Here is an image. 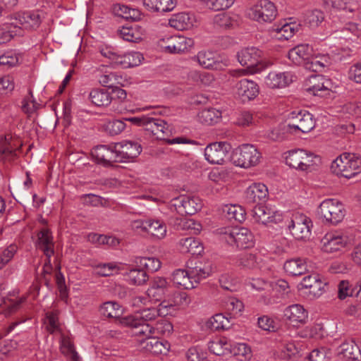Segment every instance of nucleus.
Segmentation results:
<instances>
[{"label": "nucleus", "mask_w": 361, "mask_h": 361, "mask_svg": "<svg viewBox=\"0 0 361 361\" xmlns=\"http://www.w3.org/2000/svg\"><path fill=\"white\" fill-rule=\"evenodd\" d=\"M324 13L320 10H313L310 11L306 16V22L310 27H317L324 20Z\"/></svg>", "instance_id": "55"}, {"label": "nucleus", "mask_w": 361, "mask_h": 361, "mask_svg": "<svg viewBox=\"0 0 361 361\" xmlns=\"http://www.w3.org/2000/svg\"><path fill=\"white\" fill-rule=\"evenodd\" d=\"M167 307L164 302H161L157 307L143 308L133 315L121 318L120 323L124 326L137 328L141 322H152L159 317L166 315L167 312H163V308Z\"/></svg>", "instance_id": "3"}, {"label": "nucleus", "mask_w": 361, "mask_h": 361, "mask_svg": "<svg viewBox=\"0 0 361 361\" xmlns=\"http://www.w3.org/2000/svg\"><path fill=\"white\" fill-rule=\"evenodd\" d=\"M196 22L195 16L192 13L180 12L173 14L169 20L171 27L178 30H188Z\"/></svg>", "instance_id": "28"}, {"label": "nucleus", "mask_w": 361, "mask_h": 361, "mask_svg": "<svg viewBox=\"0 0 361 361\" xmlns=\"http://www.w3.org/2000/svg\"><path fill=\"white\" fill-rule=\"evenodd\" d=\"M285 271L293 276H300L307 271L305 259L294 258L287 260L283 265Z\"/></svg>", "instance_id": "37"}, {"label": "nucleus", "mask_w": 361, "mask_h": 361, "mask_svg": "<svg viewBox=\"0 0 361 361\" xmlns=\"http://www.w3.org/2000/svg\"><path fill=\"white\" fill-rule=\"evenodd\" d=\"M235 123L241 127H247L253 123V116L249 111H243L237 117Z\"/></svg>", "instance_id": "64"}, {"label": "nucleus", "mask_w": 361, "mask_h": 361, "mask_svg": "<svg viewBox=\"0 0 361 361\" xmlns=\"http://www.w3.org/2000/svg\"><path fill=\"white\" fill-rule=\"evenodd\" d=\"M23 32L15 23L11 17L0 25V44H5L11 40L15 36H22Z\"/></svg>", "instance_id": "33"}, {"label": "nucleus", "mask_w": 361, "mask_h": 361, "mask_svg": "<svg viewBox=\"0 0 361 361\" xmlns=\"http://www.w3.org/2000/svg\"><path fill=\"white\" fill-rule=\"evenodd\" d=\"M355 288L350 289L349 282L347 281H342L338 284V298L340 299H345L347 296L355 295Z\"/></svg>", "instance_id": "63"}, {"label": "nucleus", "mask_w": 361, "mask_h": 361, "mask_svg": "<svg viewBox=\"0 0 361 361\" xmlns=\"http://www.w3.org/2000/svg\"><path fill=\"white\" fill-rule=\"evenodd\" d=\"M235 0H207V6L214 11H221L228 8L233 5Z\"/></svg>", "instance_id": "60"}, {"label": "nucleus", "mask_w": 361, "mask_h": 361, "mask_svg": "<svg viewBox=\"0 0 361 361\" xmlns=\"http://www.w3.org/2000/svg\"><path fill=\"white\" fill-rule=\"evenodd\" d=\"M112 13L119 18L137 21L141 19L142 13L137 8H130L122 4H115L111 7Z\"/></svg>", "instance_id": "34"}, {"label": "nucleus", "mask_w": 361, "mask_h": 361, "mask_svg": "<svg viewBox=\"0 0 361 361\" xmlns=\"http://www.w3.org/2000/svg\"><path fill=\"white\" fill-rule=\"evenodd\" d=\"M285 318L293 326L303 324L307 319V312L299 304L290 305L284 310Z\"/></svg>", "instance_id": "30"}, {"label": "nucleus", "mask_w": 361, "mask_h": 361, "mask_svg": "<svg viewBox=\"0 0 361 361\" xmlns=\"http://www.w3.org/2000/svg\"><path fill=\"white\" fill-rule=\"evenodd\" d=\"M97 274L102 276H109L119 271L118 267L113 262L100 264L97 267Z\"/></svg>", "instance_id": "56"}, {"label": "nucleus", "mask_w": 361, "mask_h": 361, "mask_svg": "<svg viewBox=\"0 0 361 361\" xmlns=\"http://www.w3.org/2000/svg\"><path fill=\"white\" fill-rule=\"evenodd\" d=\"M231 146L226 142H213L204 149V157L212 164H222L228 156Z\"/></svg>", "instance_id": "14"}, {"label": "nucleus", "mask_w": 361, "mask_h": 361, "mask_svg": "<svg viewBox=\"0 0 361 361\" xmlns=\"http://www.w3.org/2000/svg\"><path fill=\"white\" fill-rule=\"evenodd\" d=\"M314 157L312 153L298 149L288 152L286 164L291 168L305 171L309 166L313 165Z\"/></svg>", "instance_id": "11"}, {"label": "nucleus", "mask_w": 361, "mask_h": 361, "mask_svg": "<svg viewBox=\"0 0 361 361\" xmlns=\"http://www.w3.org/2000/svg\"><path fill=\"white\" fill-rule=\"evenodd\" d=\"M124 120L130 121L137 126H142L145 130L149 131L159 140H166V137H169L171 133L168 123L161 118L142 116L125 118Z\"/></svg>", "instance_id": "2"}, {"label": "nucleus", "mask_w": 361, "mask_h": 361, "mask_svg": "<svg viewBox=\"0 0 361 361\" xmlns=\"http://www.w3.org/2000/svg\"><path fill=\"white\" fill-rule=\"evenodd\" d=\"M312 222L310 218L301 213H295L288 222V228L292 235L300 240H306L311 236Z\"/></svg>", "instance_id": "7"}, {"label": "nucleus", "mask_w": 361, "mask_h": 361, "mask_svg": "<svg viewBox=\"0 0 361 361\" xmlns=\"http://www.w3.org/2000/svg\"><path fill=\"white\" fill-rule=\"evenodd\" d=\"M126 276L129 283L136 286L143 285L149 279L146 271L140 267L130 269L126 273Z\"/></svg>", "instance_id": "50"}, {"label": "nucleus", "mask_w": 361, "mask_h": 361, "mask_svg": "<svg viewBox=\"0 0 361 361\" xmlns=\"http://www.w3.org/2000/svg\"><path fill=\"white\" fill-rule=\"evenodd\" d=\"M261 54L262 51L256 47H247L238 52L237 59L243 66H246L251 72H260L268 66L261 59Z\"/></svg>", "instance_id": "6"}, {"label": "nucleus", "mask_w": 361, "mask_h": 361, "mask_svg": "<svg viewBox=\"0 0 361 361\" xmlns=\"http://www.w3.org/2000/svg\"><path fill=\"white\" fill-rule=\"evenodd\" d=\"M190 279L192 283L194 285V288L197 286L198 283L201 282L202 280L206 279L210 275L211 268L207 266H202L201 262H199L195 267L191 268L189 270Z\"/></svg>", "instance_id": "47"}, {"label": "nucleus", "mask_w": 361, "mask_h": 361, "mask_svg": "<svg viewBox=\"0 0 361 361\" xmlns=\"http://www.w3.org/2000/svg\"><path fill=\"white\" fill-rule=\"evenodd\" d=\"M172 206L182 216L193 215L202 208V201L198 197L180 195L172 200Z\"/></svg>", "instance_id": "12"}, {"label": "nucleus", "mask_w": 361, "mask_h": 361, "mask_svg": "<svg viewBox=\"0 0 361 361\" xmlns=\"http://www.w3.org/2000/svg\"><path fill=\"white\" fill-rule=\"evenodd\" d=\"M21 145L17 140H12L9 135L1 137L0 140V161L4 163L12 162L17 157V151L20 149Z\"/></svg>", "instance_id": "20"}, {"label": "nucleus", "mask_w": 361, "mask_h": 361, "mask_svg": "<svg viewBox=\"0 0 361 361\" xmlns=\"http://www.w3.org/2000/svg\"><path fill=\"white\" fill-rule=\"evenodd\" d=\"M36 235V248L42 250L46 257H51L54 254V242L50 229L42 228Z\"/></svg>", "instance_id": "22"}, {"label": "nucleus", "mask_w": 361, "mask_h": 361, "mask_svg": "<svg viewBox=\"0 0 361 361\" xmlns=\"http://www.w3.org/2000/svg\"><path fill=\"white\" fill-rule=\"evenodd\" d=\"M17 246L16 245H10L5 249L0 256V269L3 268L13 257L17 252Z\"/></svg>", "instance_id": "59"}, {"label": "nucleus", "mask_w": 361, "mask_h": 361, "mask_svg": "<svg viewBox=\"0 0 361 361\" xmlns=\"http://www.w3.org/2000/svg\"><path fill=\"white\" fill-rule=\"evenodd\" d=\"M255 221L267 225L270 223L277 224L282 221V214L273 209L262 204H258L252 210Z\"/></svg>", "instance_id": "16"}, {"label": "nucleus", "mask_w": 361, "mask_h": 361, "mask_svg": "<svg viewBox=\"0 0 361 361\" xmlns=\"http://www.w3.org/2000/svg\"><path fill=\"white\" fill-rule=\"evenodd\" d=\"M315 126L313 116L306 111H300L298 113H292V122L288 123L290 128L298 130L306 133L311 131Z\"/></svg>", "instance_id": "19"}, {"label": "nucleus", "mask_w": 361, "mask_h": 361, "mask_svg": "<svg viewBox=\"0 0 361 361\" xmlns=\"http://www.w3.org/2000/svg\"><path fill=\"white\" fill-rule=\"evenodd\" d=\"M194 45L192 38L184 36H172L161 40L160 46L170 54H180L188 51Z\"/></svg>", "instance_id": "13"}, {"label": "nucleus", "mask_w": 361, "mask_h": 361, "mask_svg": "<svg viewBox=\"0 0 361 361\" xmlns=\"http://www.w3.org/2000/svg\"><path fill=\"white\" fill-rule=\"evenodd\" d=\"M178 245L180 251L183 253H190L192 255H198L203 251V246L200 241L193 237L180 239Z\"/></svg>", "instance_id": "38"}, {"label": "nucleus", "mask_w": 361, "mask_h": 361, "mask_svg": "<svg viewBox=\"0 0 361 361\" xmlns=\"http://www.w3.org/2000/svg\"><path fill=\"white\" fill-rule=\"evenodd\" d=\"M91 153L98 163L105 166H112L114 163L120 161L115 143L110 145L97 146L92 149Z\"/></svg>", "instance_id": "15"}, {"label": "nucleus", "mask_w": 361, "mask_h": 361, "mask_svg": "<svg viewBox=\"0 0 361 361\" xmlns=\"http://www.w3.org/2000/svg\"><path fill=\"white\" fill-rule=\"evenodd\" d=\"M89 98L97 106H108L112 101L111 94L108 90L103 88L92 90L89 94Z\"/></svg>", "instance_id": "41"}, {"label": "nucleus", "mask_w": 361, "mask_h": 361, "mask_svg": "<svg viewBox=\"0 0 361 361\" xmlns=\"http://www.w3.org/2000/svg\"><path fill=\"white\" fill-rule=\"evenodd\" d=\"M322 250L326 253L341 250L347 244V238L336 233H328L321 240Z\"/></svg>", "instance_id": "24"}, {"label": "nucleus", "mask_w": 361, "mask_h": 361, "mask_svg": "<svg viewBox=\"0 0 361 361\" xmlns=\"http://www.w3.org/2000/svg\"><path fill=\"white\" fill-rule=\"evenodd\" d=\"M222 240L228 244L235 245L241 249H247L254 245V236L247 228H234L222 233Z\"/></svg>", "instance_id": "8"}, {"label": "nucleus", "mask_w": 361, "mask_h": 361, "mask_svg": "<svg viewBox=\"0 0 361 361\" xmlns=\"http://www.w3.org/2000/svg\"><path fill=\"white\" fill-rule=\"evenodd\" d=\"M213 23L219 27L228 28L232 25L233 20L227 13H221L214 17Z\"/></svg>", "instance_id": "61"}, {"label": "nucleus", "mask_w": 361, "mask_h": 361, "mask_svg": "<svg viewBox=\"0 0 361 361\" xmlns=\"http://www.w3.org/2000/svg\"><path fill=\"white\" fill-rule=\"evenodd\" d=\"M143 5L151 12H169L176 6V0H143Z\"/></svg>", "instance_id": "35"}, {"label": "nucleus", "mask_w": 361, "mask_h": 361, "mask_svg": "<svg viewBox=\"0 0 361 361\" xmlns=\"http://www.w3.org/2000/svg\"><path fill=\"white\" fill-rule=\"evenodd\" d=\"M13 23L23 32L24 30H32L38 28L42 23L39 11H23L10 16Z\"/></svg>", "instance_id": "10"}, {"label": "nucleus", "mask_w": 361, "mask_h": 361, "mask_svg": "<svg viewBox=\"0 0 361 361\" xmlns=\"http://www.w3.org/2000/svg\"><path fill=\"white\" fill-rule=\"evenodd\" d=\"M293 75L290 72H270L265 78V84L270 88H282L290 84Z\"/></svg>", "instance_id": "29"}, {"label": "nucleus", "mask_w": 361, "mask_h": 361, "mask_svg": "<svg viewBox=\"0 0 361 361\" xmlns=\"http://www.w3.org/2000/svg\"><path fill=\"white\" fill-rule=\"evenodd\" d=\"M100 314L108 318L118 319L123 313L121 307L116 302H104L99 308Z\"/></svg>", "instance_id": "49"}, {"label": "nucleus", "mask_w": 361, "mask_h": 361, "mask_svg": "<svg viewBox=\"0 0 361 361\" xmlns=\"http://www.w3.org/2000/svg\"><path fill=\"white\" fill-rule=\"evenodd\" d=\"M250 286L252 288L255 289L258 291H265L266 300L269 302L270 301V295L272 290L271 283L262 279H252L249 282Z\"/></svg>", "instance_id": "53"}, {"label": "nucleus", "mask_w": 361, "mask_h": 361, "mask_svg": "<svg viewBox=\"0 0 361 361\" xmlns=\"http://www.w3.org/2000/svg\"><path fill=\"white\" fill-rule=\"evenodd\" d=\"M172 281L177 287L184 289H192L194 285L190 279L189 271L185 269H176L172 274Z\"/></svg>", "instance_id": "43"}, {"label": "nucleus", "mask_w": 361, "mask_h": 361, "mask_svg": "<svg viewBox=\"0 0 361 361\" xmlns=\"http://www.w3.org/2000/svg\"><path fill=\"white\" fill-rule=\"evenodd\" d=\"M153 334H164L166 332L169 333L173 327L172 325L166 319H161L156 322L154 326H152Z\"/></svg>", "instance_id": "62"}, {"label": "nucleus", "mask_w": 361, "mask_h": 361, "mask_svg": "<svg viewBox=\"0 0 361 361\" xmlns=\"http://www.w3.org/2000/svg\"><path fill=\"white\" fill-rule=\"evenodd\" d=\"M145 232L155 238L162 239L166 234V226L159 219H148L145 223Z\"/></svg>", "instance_id": "40"}, {"label": "nucleus", "mask_w": 361, "mask_h": 361, "mask_svg": "<svg viewBox=\"0 0 361 361\" xmlns=\"http://www.w3.org/2000/svg\"><path fill=\"white\" fill-rule=\"evenodd\" d=\"M249 16L259 23H271L277 16V9L269 0H260L250 8Z\"/></svg>", "instance_id": "9"}, {"label": "nucleus", "mask_w": 361, "mask_h": 361, "mask_svg": "<svg viewBox=\"0 0 361 361\" xmlns=\"http://www.w3.org/2000/svg\"><path fill=\"white\" fill-rule=\"evenodd\" d=\"M262 158V154L257 148L250 144H243L233 152L232 160L235 165L242 168H250L257 166Z\"/></svg>", "instance_id": "4"}, {"label": "nucleus", "mask_w": 361, "mask_h": 361, "mask_svg": "<svg viewBox=\"0 0 361 361\" xmlns=\"http://www.w3.org/2000/svg\"><path fill=\"white\" fill-rule=\"evenodd\" d=\"M136 266L142 268L148 272H155L161 267V262L155 257H137L135 259Z\"/></svg>", "instance_id": "48"}, {"label": "nucleus", "mask_w": 361, "mask_h": 361, "mask_svg": "<svg viewBox=\"0 0 361 361\" xmlns=\"http://www.w3.org/2000/svg\"><path fill=\"white\" fill-rule=\"evenodd\" d=\"M261 258L257 254L242 252L237 256L236 265L242 269H255L259 268Z\"/></svg>", "instance_id": "39"}, {"label": "nucleus", "mask_w": 361, "mask_h": 361, "mask_svg": "<svg viewBox=\"0 0 361 361\" xmlns=\"http://www.w3.org/2000/svg\"><path fill=\"white\" fill-rule=\"evenodd\" d=\"M126 123L123 120L114 119L105 122L103 126L104 131L110 135H117L124 130Z\"/></svg>", "instance_id": "52"}, {"label": "nucleus", "mask_w": 361, "mask_h": 361, "mask_svg": "<svg viewBox=\"0 0 361 361\" xmlns=\"http://www.w3.org/2000/svg\"><path fill=\"white\" fill-rule=\"evenodd\" d=\"M306 69L312 72L321 71L324 68V63L319 59L318 56L311 54L310 59L304 63L303 66Z\"/></svg>", "instance_id": "57"}, {"label": "nucleus", "mask_w": 361, "mask_h": 361, "mask_svg": "<svg viewBox=\"0 0 361 361\" xmlns=\"http://www.w3.org/2000/svg\"><path fill=\"white\" fill-rule=\"evenodd\" d=\"M141 350L154 355H166L170 349V343L155 336H148L140 341Z\"/></svg>", "instance_id": "18"}, {"label": "nucleus", "mask_w": 361, "mask_h": 361, "mask_svg": "<svg viewBox=\"0 0 361 361\" xmlns=\"http://www.w3.org/2000/svg\"><path fill=\"white\" fill-rule=\"evenodd\" d=\"M339 353L349 360H357L361 357V351L355 341H345L339 346Z\"/></svg>", "instance_id": "42"}, {"label": "nucleus", "mask_w": 361, "mask_h": 361, "mask_svg": "<svg viewBox=\"0 0 361 361\" xmlns=\"http://www.w3.org/2000/svg\"><path fill=\"white\" fill-rule=\"evenodd\" d=\"M329 80L323 75L310 76L305 83V90L314 96L324 97L329 93Z\"/></svg>", "instance_id": "21"}, {"label": "nucleus", "mask_w": 361, "mask_h": 361, "mask_svg": "<svg viewBox=\"0 0 361 361\" xmlns=\"http://www.w3.org/2000/svg\"><path fill=\"white\" fill-rule=\"evenodd\" d=\"M115 147H117V153L119 162H125L129 159H133L141 153V145L137 142L124 141L115 143Z\"/></svg>", "instance_id": "23"}, {"label": "nucleus", "mask_w": 361, "mask_h": 361, "mask_svg": "<svg viewBox=\"0 0 361 361\" xmlns=\"http://www.w3.org/2000/svg\"><path fill=\"white\" fill-rule=\"evenodd\" d=\"M300 27L295 22L286 23L281 26H274V30L276 32L279 39L288 40L300 30Z\"/></svg>", "instance_id": "44"}, {"label": "nucleus", "mask_w": 361, "mask_h": 361, "mask_svg": "<svg viewBox=\"0 0 361 361\" xmlns=\"http://www.w3.org/2000/svg\"><path fill=\"white\" fill-rule=\"evenodd\" d=\"M141 53L133 51L123 55L118 54L114 66H120L123 68H128L139 66L143 60Z\"/></svg>", "instance_id": "36"}, {"label": "nucleus", "mask_w": 361, "mask_h": 361, "mask_svg": "<svg viewBox=\"0 0 361 361\" xmlns=\"http://www.w3.org/2000/svg\"><path fill=\"white\" fill-rule=\"evenodd\" d=\"M345 214L343 204L336 199L324 200L318 209V215L326 222L334 225L343 219Z\"/></svg>", "instance_id": "5"}, {"label": "nucleus", "mask_w": 361, "mask_h": 361, "mask_svg": "<svg viewBox=\"0 0 361 361\" xmlns=\"http://www.w3.org/2000/svg\"><path fill=\"white\" fill-rule=\"evenodd\" d=\"M234 354L238 356L241 361L249 360L252 357L251 349L245 343H238L235 348Z\"/></svg>", "instance_id": "58"}, {"label": "nucleus", "mask_w": 361, "mask_h": 361, "mask_svg": "<svg viewBox=\"0 0 361 361\" xmlns=\"http://www.w3.org/2000/svg\"><path fill=\"white\" fill-rule=\"evenodd\" d=\"M224 213L230 221L234 220L242 222L245 220V212L241 207L237 205H226L223 209Z\"/></svg>", "instance_id": "51"}, {"label": "nucleus", "mask_w": 361, "mask_h": 361, "mask_svg": "<svg viewBox=\"0 0 361 361\" xmlns=\"http://www.w3.org/2000/svg\"><path fill=\"white\" fill-rule=\"evenodd\" d=\"M325 3L338 10L349 11L353 12L355 3L353 0H324Z\"/></svg>", "instance_id": "54"}, {"label": "nucleus", "mask_w": 361, "mask_h": 361, "mask_svg": "<svg viewBox=\"0 0 361 361\" xmlns=\"http://www.w3.org/2000/svg\"><path fill=\"white\" fill-rule=\"evenodd\" d=\"M199 64L205 68L217 69L219 61L216 55L210 51H201L197 55Z\"/></svg>", "instance_id": "45"}, {"label": "nucleus", "mask_w": 361, "mask_h": 361, "mask_svg": "<svg viewBox=\"0 0 361 361\" xmlns=\"http://www.w3.org/2000/svg\"><path fill=\"white\" fill-rule=\"evenodd\" d=\"M312 53V49L308 44H299L288 51V58L294 63L304 66Z\"/></svg>", "instance_id": "32"}, {"label": "nucleus", "mask_w": 361, "mask_h": 361, "mask_svg": "<svg viewBox=\"0 0 361 361\" xmlns=\"http://www.w3.org/2000/svg\"><path fill=\"white\" fill-rule=\"evenodd\" d=\"M267 187L261 183H255L250 185L245 192V202L247 204H260L262 201H265L268 197Z\"/></svg>", "instance_id": "25"}, {"label": "nucleus", "mask_w": 361, "mask_h": 361, "mask_svg": "<svg viewBox=\"0 0 361 361\" xmlns=\"http://www.w3.org/2000/svg\"><path fill=\"white\" fill-rule=\"evenodd\" d=\"M221 116V111L215 108L204 109L198 114L199 121L206 125H213L218 123Z\"/></svg>", "instance_id": "46"}, {"label": "nucleus", "mask_w": 361, "mask_h": 361, "mask_svg": "<svg viewBox=\"0 0 361 361\" xmlns=\"http://www.w3.org/2000/svg\"><path fill=\"white\" fill-rule=\"evenodd\" d=\"M144 30L137 25H125L118 29V36L125 41L138 42L142 39Z\"/></svg>", "instance_id": "31"}, {"label": "nucleus", "mask_w": 361, "mask_h": 361, "mask_svg": "<svg viewBox=\"0 0 361 361\" xmlns=\"http://www.w3.org/2000/svg\"><path fill=\"white\" fill-rule=\"evenodd\" d=\"M299 286L300 290H307L306 293H308L312 298H316L324 292L327 283L322 281L319 275L312 274L304 277Z\"/></svg>", "instance_id": "17"}, {"label": "nucleus", "mask_w": 361, "mask_h": 361, "mask_svg": "<svg viewBox=\"0 0 361 361\" xmlns=\"http://www.w3.org/2000/svg\"><path fill=\"white\" fill-rule=\"evenodd\" d=\"M237 93L243 102L254 99L259 92L258 85L253 80L242 79L236 85Z\"/></svg>", "instance_id": "27"}, {"label": "nucleus", "mask_w": 361, "mask_h": 361, "mask_svg": "<svg viewBox=\"0 0 361 361\" xmlns=\"http://www.w3.org/2000/svg\"><path fill=\"white\" fill-rule=\"evenodd\" d=\"M168 287L169 283L165 278L154 277L146 291L148 299L155 302L161 301L164 298Z\"/></svg>", "instance_id": "26"}, {"label": "nucleus", "mask_w": 361, "mask_h": 361, "mask_svg": "<svg viewBox=\"0 0 361 361\" xmlns=\"http://www.w3.org/2000/svg\"><path fill=\"white\" fill-rule=\"evenodd\" d=\"M331 171L338 176L349 179L361 172V159L355 154L343 153L333 161Z\"/></svg>", "instance_id": "1"}]
</instances>
